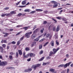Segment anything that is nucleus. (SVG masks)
Returning a JSON list of instances; mask_svg holds the SVG:
<instances>
[{
  "mask_svg": "<svg viewBox=\"0 0 73 73\" xmlns=\"http://www.w3.org/2000/svg\"><path fill=\"white\" fill-rule=\"evenodd\" d=\"M32 34V31L26 33L25 35V37L28 38L31 37V35Z\"/></svg>",
  "mask_w": 73,
  "mask_h": 73,
  "instance_id": "f257e3e1",
  "label": "nucleus"
},
{
  "mask_svg": "<svg viewBox=\"0 0 73 73\" xmlns=\"http://www.w3.org/2000/svg\"><path fill=\"white\" fill-rule=\"evenodd\" d=\"M8 64V62L6 61L2 62L0 63V66L2 65V66H6Z\"/></svg>",
  "mask_w": 73,
  "mask_h": 73,
  "instance_id": "f03ea898",
  "label": "nucleus"
},
{
  "mask_svg": "<svg viewBox=\"0 0 73 73\" xmlns=\"http://www.w3.org/2000/svg\"><path fill=\"white\" fill-rule=\"evenodd\" d=\"M40 66V64H36V65H33V68L34 70H36V68H38V67H39Z\"/></svg>",
  "mask_w": 73,
  "mask_h": 73,
  "instance_id": "7ed1b4c3",
  "label": "nucleus"
},
{
  "mask_svg": "<svg viewBox=\"0 0 73 73\" xmlns=\"http://www.w3.org/2000/svg\"><path fill=\"white\" fill-rule=\"evenodd\" d=\"M59 49H60V48L59 47L57 48L56 49V48H53V51L54 52V54H56V53H57V51Z\"/></svg>",
  "mask_w": 73,
  "mask_h": 73,
  "instance_id": "20e7f679",
  "label": "nucleus"
},
{
  "mask_svg": "<svg viewBox=\"0 0 73 73\" xmlns=\"http://www.w3.org/2000/svg\"><path fill=\"white\" fill-rule=\"evenodd\" d=\"M49 71L51 72H53V73H57V71L55 70V69L53 68H51L49 70Z\"/></svg>",
  "mask_w": 73,
  "mask_h": 73,
  "instance_id": "39448f33",
  "label": "nucleus"
},
{
  "mask_svg": "<svg viewBox=\"0 0 73 73\" xmlns=\"http://www.w3.org/2000/svg\"><path fill=\"white\" fill-rule=\"evenodd\" d=\"M28 55L29 56H30V57H35V54L31 53L28 54Z\"/></svg>",
  "mask_w": 73,
  "mask_h": 73,
  "instance_id": "423d86ee",
  "label": "nucleus"
},
{
  "mask_svg": "<svg viewBox=\"0 0 73 73\" xmlns=\"http://www.w3.org/2000/svg\"><path fill=\"white\" fill-rule=\"evenodd\" d=\"M37 36V34L33 33L31 36V38L34 39Z\"/></svg>",
  "mask_w": 73,
  "mask_h": 73,
  "instance_id": "0eeeda50",
  "label": "nucleus"
},
{
  "mask_svg": "<svg viewBox=\"0 0 73 73\" xmlns=\"http://www.w3.org/2000/svg\"><path fill=\"white\" fill-rule=\"evenodd\" d=\"M3 34H4V35H4V37H7L9 35V33H3Z\"/></svg>",
  "mask_w": 73,
  "mask_h": 73,
  "instance_id": "6e6552de",
  "label": "nucleus"
},
{
  "mask_svg": "<svg viewBox=\"0 0 73 73\" xmlns=\"http://www.w3.org/2000/svg\"><path fill=\"white\" fill-rule=\"evenodd\" d=\"M71 63H72V62H68V63H66V64H65L64 66V68H66V67H67L68 66H69V65H70V64H71Z\"/></svg>",
  "mask_w": 73,
  "mask_h": 73,
  "instance_id": "1a4fd4ad",
  "label": "nucleus"
},
{
  "mask_svg": "<svg viewBox=\"0 0 73 73\" xmlns=\"http://www.w3.org/2000/svg\"><path fill=\"white\" fill-rule=\"evenodd\" d=\"M18 52H19V54L20 56H21V55L23 54V52H22V51L21 50H18Z\"/></svg>",
  "mask_w": 73,
  "mask_h": 73,
  "instance_id": "9d476101",
  "label": "nucleus"
},
{
  "mask_svg": "<svg viewBox=\"0 0 73 73\" xmlns=\"http://www.w3.org/2000/svg\"><path fill=\"white\" fill-rule=\"evenodd\" d=\"M40 37H41V36H38V37L37 38L35 39H34V41H38L39 40V39L40 38Z\"/></svg>",
  "mask_w": 73,
  "mask_h": 73,
  "instance_id": "9b49d317",
  "label": "nucleus"
},
{
  "mask_svg": "<svg viewBox=\"0 0 73 73\" xmlns=\"http://www.w3.org/2000/svg\"><path fill=\"white\" fill-rule=\"evenodd\" d=\"M60 25H58L56 28V32H58L60 30Z\"/></svg>",
  "mask_w": 73,
  "mask_h": 73,
  "instance_id": "f8f14e48",
  "label": "nucleus"
},
{
  "mask_svg": "<svg viewBox=\"0 0 73 73\" xmlns=\"http://www.w3.org/2000/svg\"><path fill=\"white\" fill-rule=\"evenodd\" d=\"M15 69V68L14 67H7L6 68V69Z\"/></svg>",
  "mask_w": 73,
  "mask_h": 73,
  "instance_id": "ddd939ff",
  "label": "nucleus"
},
{
  "mask_svg": "<svg viewBox=\"0 0 73 73\" xmlns=\"http://www.w3.org/2000/svg\"><path fill=\"white\" fill-rule=\"evenodd\" d=\"M0 50H1V52L3 53V50H4V49H3V47L0 46Z\"/></svg>",
  "mask_w": 73,
  "mask_h": 73,
  "instance_id": "4468645a",
  "label": "nucleus"
},
{
  "mask_svg": "<svg viewBox=\"0 0 73 73\" xmlns=\"http://www.w3.org/2000/svg\"><path fill=\"white\" fill-rule=\"evenodd\" d=\"M1 43H3L4 42V43H7V40H2L1 41Z\"/></svg>",
  "mask_w": 73,
  "mask_h": 73,
  "instance_id": "2eb2a0df",
  "label": "nucleus"
},
{
  "mask_svg": "<svg viewBox=\"0 0 73 73\" xmlns=\"http://www.w3.org/2000/svg\"><path fill=\"white\" fill-rule=\"evenodd\" d=\"M29 26H28L27 27H24L23 28V29H25V31H27V29H28Z\"/></svg>",
  "mask_w": 73,
  "mask_h": 73,
  "instance_id": "dca6fc26",
  "label": "nucleus"
},
{
  "mask_svg": "<svg viewBox=\"0 0 73 73\" xmlns=\"http://www.w3.org/2000/svg\"><path fill=\"white\" fill-rule=\"evenodd\" d=\"M50 44H51V45L52 46H54V41L53 40H52Z\"/></svg>",
  "mask_w": 73,
  "mask_h": 73,
  "instance_id": "f3484780",
  "label": "nucleus"
},
{
  "mask_svg": "<svg viewBox=\"0 0 73 73\" xmlns=\"http://www.w3.org/2000/svg\"><path fill=\"white\" fill-rule=\"evenodd\" d=\"M54 54L53 52L52 51H50V53L49 54V56H52V54Z\"/></svg>",
  "mask_w": 73,
  "mask_h": 73,
  "instance_id": "a211bd4d",
  "label": "nucleus"
},
{
  "mask_svg": "<svg viewBox=\"0 0 73 73\" xmlns=\"http://www.w3.org/2000/svg\"><path fill=\"white\" fill-rule=\"evenodd\" d=\"M10 14L13 15V14H16V12L15 11H13L10 12Z\"/></svg>",
  "mask_w": 73,
  "mask_h": 73,
  "instance_id": "6ab92c4d",
  "label": "nucleus"
},
{
  "mask_svg": "<svg viewBox=\"0 0 73 73\" xmlns=\"http://www.w3.org/2000/svg\"><path fill=\"white\" fill-rule=\"evenodd\" d=\"M39 29L37 28L36 29H35L33 32V33H36L37 32V31H38Z\"/></svg>",
  "mask_w": 73,
  "mask_h": 73,
  "instance_id": "aec40b11",
  "label": "nucleus"
},
{
  "mask_svg": "<svg viewBox=\"0 0 73 73\" xmlns=\"http://www.w3.org/2000/svg\"><path fill=\"white\" fill-rule=\"evenodd\" d=\"M36 11L37 12H42L43 10L41 9H36Z\"/></svg>",
  "mask_w": 73,
  "mask_h": 73,
  "instance_id": "412c9836",
  "label": "nucleus"
},
{
  "mask_svg": "<svg viewBox=\"0 0 73 73\" xmlns=\"http://www.w3.org/2000/svg\"><path fill=\"white\" fill-rule=\"evenodd\" d=\"M42 48V44H40L39 46V49H41Z\"/></svg>",
  "mask_w": 73,
  "mask_h": 73,
  "instance_id": "4be33fe9",
  "label": "nucleus"
},
{
  "mask_svg": "<svg viewBox=\"0 0 73 73\" xmlns=\"http://www.w3.org/2000/svg\"><path fill=\"white\" fill-rule=\"evenodd\" d=\"M9 58L11 60H13V56L12 55H10L9 56Z\"/></svg>",
  "mask_w": 73,
  "mask_h": 73,
  "instance_id": "5701e85b",
  "label": "nucleus"
},
{
  "mask_svg": "<svg viewBox=\"0 0 73 73\" xmlns=\"http://www.w3.org/2000/svg\"><path fill=\"white\" fill-rule=\"evenodd\" d=\"M58 6V5L56 3H55V4H54V5H53V7L54 8H56V7H57Z\"/></svg>",
  "mask_w": 73,
  "mask_h": 73,
  "instance_id": "b1692460",
  "label": "nucleus"
},
{
  "mask_svg": "<svg viewBox=\"0 0 73 73\" xmlns=\"http://www.w3.org/2000/svg\"><path fill=\"white\" fill-rule=\"evenodd\" d=\"M24 12H30V10H29V9H26L25 10Z\"/></svg>",
  "mask_w": 73,
  "mask_h": 73,
  "instance_id": "393cba45",
  "label": "nucleus"
},
{
  "mask_svg": "<svg viewBox=\"0 0 73 73\" xmlns=\"http://www.w3.org/2000/svg\"><path fill=\"white\" fill-rule=\"evenodd\" d=\"M20 42H21V41H20V40L18 41L17 42V45H20Z\"/></svg>",
  "mask_w": 73,
  "mask_h": 73,
  "instance_id": "a878e982",
  "label": "nucleus"
},
{
  "mask_svg": "<svg viewBox=\"0 0 73 73\" xmlns=\"http://www.w3.org/2000/svg\"><path fill=\"white\" fill-rule=\"evenodd\" d=\"M44 57H43L40 59L39 60V61H42L44 59Z\"/></svg>",
  "mask_w": 73,
  "mask_h": 73,
  "instance_id": "bb28decb",
  "label": "nucleus"
},
{
  "mask_svg": "<svg viewBox=\"0 0 73 73\" xmlns=\"http://www.w3.org/2000/svg\"><path fill=\"white\" fill-rule=\"evenodd\" d=\"M28 57H29V55H28V54L26 55H25V56H23L24 58H28Z\"/></svg>",
  "mask_w": 73,
  "mask_h": 73,
  "instance_id": "cd10ccee",
  "label": "nucleus"
},
{
  "mask_svg": "<svg viewBox=\"0 0 73 73\" xmlns=\"http://www.w3.org/2000/svg\"><path fill=\"white\" fill-rule=\"evenodd\" d=\"M64 64H60L58 66V67L60 68V67H63V66H64Z\"/></svg>",
  "mask_w": 73,
  "mask_h": 73,
  "instance_id": "c85d7f7f",
  "label": "nucleus"
},
{
  "mask_svg": "<svg viewBox=\"0 0 73 73\" xmlns=\"http://www.w3.org/2000/svg\"><path fill=\"white\" fill-rule=\"evenodd\" d=\"M9 9V7H7L5 8H4V10H8V9Z\"/></svg>",
  "mask_w": 73,
  "mask_h": 73,
  "instance_id": "c756f323",
  "label": "nucleus"
},
{
  "mask_svg": "<svg viewBox=\"0 0 73 73\" xmlns=\"http://www.w3.org/2000/svg\"><path fill=\"white\" fill-rule=\"evenodd\" d=\"M24 36H23L21 38H20V41H23V39H24Z\"/></svg>",
  "mask_w": 73,
  "mask_h": 73,
  "instance_id": "7c9ffc66",
  "label": "nucleus"
},
{
  "mask_svg": "<svg viewBox=\"0 0 73 73\" xmlns=\"http://www.w3.org/2000/svg\"><path fill=\"white\" fill-rule=\"evenodd\" d=\"M22 4L23 5H25L26 4V2L25 1H23L22 2Z\"/></svg>",
  "mask_w": 73,
  "mask_h": 73,
  "instance_id": "2f4dec72",
  "label": "nucleus"
},
{
  "mask_svg": "<svg viewBox=\"0 0 73 73\" xmlns=\"http://www.w3.org/2000/svg\"><path fill=\"white\" fill-rule=\"evenodd\" d=\"M25 50L26 51H28V50H29L30 49H29V48L26 47L25 48Z\"/></svg>",
  "mask_w": 73,
  "mask_h": 73,
  "instance_id": "473e14b6",
  "label": "nucleus"
},
{
  "mask_svg": "<svg viewBox=\"0 0 73 73\" xmlns=\"http://www.w3.org/2000/svg\"><path fill=\"white\" fill-rule=\"evenodd\" d=\"M16 56L17 57H19V53L18 52H17L16 54Z\"/></svg>",
  "mask_w": 73,
  "mask_h": 73,
  "instance_id": "72a5a7b5",
  "label": "nucleus"
},
{
  "mask_svg": "<svg viewBox=\"0 0 73 73\" xmlns=\"http://www.w3.org/2000/svg\"><path fill=\"white\" fill-rule=\"evenodd\" d=\"M44 52L43 51V50H41L39 52L40 54H42V53H43Z\"/></svg>",
  "mask_w": 73,
  "mask_h": 73,
  "instance_id": "f704fd0d",
  "label": "nucleus"
},
{
  "mask_svg": "<svg viewBox=\"0 0 73 73\" xmlns=\"http://www.w3.org/2000/svg\"><path fill=\"white\" fill-rule=\"evenodd\" d=\"M56 19L58 20H61L62 18L61 17H56Z\"/></svg>",
  "mask_w": 73,
  "mask_h": 73,
  "instance_id": "c9c22d12",
  "label": "nucleus"
},
{
  "mask_svg": "<svg viewBox=\"0 0 73 73\" xmlns=\"http://www.w3.org/2000/svg\"><path fill=\"white\" fill-rule=\"evenodd\" d=\"M28 70L29 72H31V71H32V69L31 68H29L28 69Z\"/></svg>",
  "mask_w": 73,
  "mask_h": 73,
  "instance_id": "e433bc0d",
  "label": "nucleus"
},
{
  "mask_svg": "<svg viewBox=\"0 0 73 73\" xmlns=\"http://www.w3.org/2000/svg\"><path fill=\"white\" fill-rule=\"evenodd\" d=\"M44 28L42 29H41L40 30V32H41L42 33H43V30H44Z\"/></svg>",
  "mask_w": 73,
  "mask_h": 73,
  "instance_id": "4c0bfd02",
  "label": "nucleus"
},
{
  "mask_svg": "<svg viewBox=\"0 0 73 73\" xmlns=\"http://www.w3.org/2000/svg\"><path fill=\"white\" fill-rule=\"evenodd\" d=\"M2 46H3V48H5V47H6V44H3L2 45Z\"/></svg>",
  "mask_w": 73,
  "mask_h": 73,
  "instance_id": "58836bf2",
  "label": "nucleus"
},
{
  "mask_svg": "<svg viewBox=\"0 0 73 73\" xmlns=\"http://www.w3.org/2000/svg\"><path fill=\"white\" fill-rule=\"evenodd\" d=\"M21 2V1H19L18 3H16L15 4L16 5H19V4H20V3Z\"/></svg>",
  "mask_w": 73,
  "mask_h": 73,
  "instance_id": "ea45409f",
  "label": "nucleus"
},
{
  "mask_svg": "<svg viewBox=\"0 0 73 73\" xmlns=\"http://www.w3.org/2000/svg\"><path fill=\"white\" fill-rule=\"evenodd\" d=\"M36 13V11H33L31 12L30 13H31V14H32V13Z\"/></svg>",
  "mask_w": 73,
  "mask_h": 73,
  "instance_id": "a19ab883",
  "label": "nucleus"
},
{
  "mask_svg": "<svg viewBox=\"0 0 73 73\" xmlns=\"http://www.w3.org/2000/svg\"><path fill=\"white\" fill-rule=\"evenodd\" d=\"M56 27H54L53 28V29H52L53 31H56Z\"/></svg>",
  "mask_w": 73,
  "mask_h": 73,
  "instance_id": "79ce46f5",
  "label": "nucleus"
},
{
  "mask_svg": "<svg viewBox=\"0 0 73 73\" xmlns=\"http://www.w3.org/2000/svg\"><path fill=\"white\" fill-rule=\"evenodd\" d=\"M11 43L12 44H16V42L15 41H13L11 42Z\"/></svg>",
  "mask_w": 73,
  "mask_h": 73,
  "instance_id": "37998d69",
  "label": "nucleus"
},
{
  "mask_svg": "<svg viewBox=\"0 0 73 73\" xmlns=\"http://www.w3.org/2000/svg\"><path fill=\"white\" fill-rule=\"evenodd\" d=\"M36 28H37V27H36V25L34 26V27H33V30H35V29H36Z\"/></svg>",
  "mask_w": 73,
  "mask_h": 73,
  "instance_id": "c03bdc74",
  "label": "nucleus"
},
{
  "mask_svg": "<svg viewBox=\"0 0 73 73\" xmlns=\"http://www.w3.org/2000/svg\"><path fill=\"white\" fill-rule=\"evenodd\" d=\"M52 20L53 21H55V23H57V21H56V20H55V19H54V18H52Z\"/></svg>",
  "mask_w": 73,
  "mask_h": 73,
  "instance_id": "a18cd8bd",
  "label": "nucleus"
},
{
  "mask_svg": "<svg viewBox=\"0 0 73 73\" xmlns=\"http://www.w3.org/2000/svg\"><path fill=\"white\" fill-rule=\"evenodd\" d=\"M5 14H2L1 16L2 17H5Z\"/></svg>",
  "mask_w": 73,
  "mask_h": 73,
  "instance_id": "49530a36",
  "label": "nucleus"
},
{
  "mask_svg": "<svg viewBox=\"0 0 73 73\" xmlns=\"http://www.w3.org/2000/svg\"><path fill=\"white\" fill-rule=\"evenodd\" d=\"M11 14L10 13H9V14H5V16H10V15Z\"/></svg>",
  "mask_w": 73,
  "mask_h": 73,
  "instance_id": "de8ad7c7",
  "label": "nucleus"
},
{
  "mask_svg": "<svg viewBox=\"0 0 73 73\" xmlns=\"http://www.w3.org/2000/svg\"><path fill=\"white\" fill-rule=\"evenodd\" d=\"M47 23V22L46 21H44L43 24H46Z\"/></svg>",
  "mask_w": 73,
  "mask_h": 73,
  "instance_id": "09e8293b",
  "label": "nucleus"
},
{
  "mask_svg": "<svg viewBox=\"0 0 73 73\" xmlns=\"http://www.w3.org/2000/svg\"><path fill=\"white\" fill-rule=\"evenodd\" d=\"M51 3H54V4H55V3H57V2H56L54 1H51Z\"/></svg>",
  "mask_w": 73,
  "mask_h": 73,
  "instance_id": "8fccbe9b",
  "label": "nucleus"
},
{
  "mask_svg": "<svg viewBox=\"0 0 73 73\" xmlns=\"http://www.w3.org/2000/svg\"><path fill=\"white\" fill-rule=\"evenodd\" d=\"M25 72H29L28 69H26L24 71Z\"/></svg>",
  "mask_w": 73,
  "mask_h": 73,
  "instance_id": "3c124183",
  "label": "nucleus"
},
{
  "mask_svg": "<svg viewBox=\"0 0 73 73\" xmlns=\"http://www.w3.org/2000/svg\"><path fill=\"white\" fill-rule=\"evenodd\" d=\"M49 36H50V34H47L46 35V37L48 38V37H49Z\"/></svg>",
  "mask_w": 73,
  "mask_h": 73,
  "instance_id": "603ef678",
  "label": "nucleus"
},
{
  "mask_svg": "<svg viewBox=\"0 0 73 73\" xmlns=\"http://www.w3.org/2000/svg\"><path fill=\"white\" fill-rule=\"evenodd\" d=\"M56 44L57 45H59V43L58 42H57V40H56Z\"/></svg>",
  "mask_w": 73,
  "mask_h": 73,
  "instance_id": "864d4df0",
  "label": "nucleus"
},
{
  "mask_svg": "<svg viewBox=\"0 0 73 73\" xmlns=\"http://www.w3.org/2000/svg\"><path fill=\"white\" fill-rule=\"evenodd\" d=\"M43 12L44 13L46 14H47V13H48V11H44Z\"/></svg>",
  "mask_w": 73,
  "mask_h": 73,
  "instance_id": "5fc2aeb1",
  "label": "nucleus"
},
{
  "mask_svg": "<svg viewBox=\"0 0 73 73\" xmlns=\"http://www.w3.org/2000/svg\"><path fill=\"white\" fill-rule=\"evenodd\" d=\"M62 11H63V10H61L59 12V14L60 15L61 14V13L62 12Z\"/></svg>",
  "mask_w": 73,
  "mask_h": 73,
  "instance_id": "6e6d98bb",
  "label": "nucleus"
},
{
  "mask_svg": "<svg viewBox=\"0 0 73 73\" xmlns=\"http://www.w3.org/2000/svg\"><path fill=\"white\" fill-rule=\"evenodd\" d=\"M20 33H21V32H19L16 35V36H18V35H20Z\"/></svg>",
  "mask_w": 73,
  "mask_h": 73,
  "instance_id": "4d7b16f0",
  "label": "nucleus"
},
{
  "mask_svg": "<svg viewBox=\"0 0 73 73\" xmlns=\"http://www.w3.org/2000/svg\"><path fill=\"white\" fill-rule=\"evenodd\" d=\"M46 58L47 60H48L49 59H50V57L49 56H48Z\"/></svg>",
  "mask_w": 73,
  "mask_h": 73,
  "instance_id": "13d9d810",
  "label": "nucleus"
},
{
  "mask_svg": "<svg viewBox=\"0 0 73 73\" xmlns=\"http://www.w3.org/2000/svg\"><path fill=\"white\" fill-rule=\"evenodd\" d=\"M23 15V14L21 13H20L18 14V16H21Z\"/></svg>",
  "mask_w": 73,
  "mask_h": 73,
  "instance_id": "bf43d9fd",
  "label": "nucleus"
},
{
  "mask_svg": "<svg viewBox=\"0 0 73 73\" xmlns=\"http://www.w3.org/2000/svg\"><path fill=\"white\" fill-rule=\"evenodd\" d=\"M16 27L17 28H19V27H21V26L20 25H18Z\"/></svg>",
  "mask_w": 73,
  "mask_h": 73,
  "instance_id": "052dcab7",
  "label": "nucleus"
},
{
  "mask_svg": "<svg viewBox=\"0 0 73 73\" xmlns=\"http://www.w3.org/2000/svg\"><path fill=\"white\" fill-rule=\"evenodd\" d=\"M10 55H11L12 56V55L13 54V52H11L10 53Z\"/></svg>",
  "mask_w": 73,
  "mask_h": 73,
  "instance_id": "680f3d73",
  "label": "nucleus"
},
{
  "mask_svg": "<svg viewBox=\"0 0 73 73\" xmlns=\"http://www.w3.org/2000/svg\"><path fill=\"white\" fill-rule=\"evenodd\" d=\"M31 60V58H29L27 59V61H30Z\"/></svg>",
  "mask_w": 73,
  "mask_h": 73,
  "instance_id": "e2e57ef3",
  "label": "nucleus"
},
{
  "mask_svg": "<svg viewBox=\"0 0 73 73\" xmlns=\"http://www.w3.org/2000/svg\"><path fill=\"white\" fill-rule=\"evenodd\" d=\"M23 57L24 56H25V52H23Z\"/></svg>",
  "mask_w": 73,
  "mask_h": 73,
  "instance_id": "0e129e2a",
  "label": "nucleus"
},
{
  "mask_svg": "<svg viewBox=\"0 0 73 73\" xmlns=\"http://www.w3.org/2000/svg\"><path fill=\"white\" fill-rule=\"evenodd\" d=\"M44 41V40L43 39H42L39 40V42H42V41Z\"/></svg>",
  "mask_w": 73,
  "mask_h": 73,
  "instance_id": "69168bd1",
  "label": "nucleus"
},
{
  "mask_svg": "<svg viewBox=\"0 0 73 73\" xmlns=\"http://www.w3.org/2000/svg\"><path fill=\"white\" fill-rule=\"evenodd\" d=\"M7 50H8V49H9V46H7Z\"/></svg>",
  "mask_w": 73,
  "mask_h": 73,
  "instance_id": "338daca9",
  "label": "nucleus"
},
{
  "mask_svg": "<svg viewBox=\"0 0 73 73\" xmlns=\"http://www.w3.org/2000/svg\"><path fill=\"white\" fill-rule=\"evenodd\" d=\"M70 66L71 67H73V63H72V64H71Z\"/></svg>",
  "mask_w": 73,
  "mask_h": 73,
  "instance_id": "774afa93",
  "label": "nucleus"
}]
</instances>
